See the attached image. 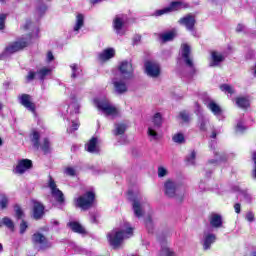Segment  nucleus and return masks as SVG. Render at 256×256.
Returning <instances> with one entry per match:
<instances>
[{"label": "nucleus", "instance_id": "obj_1", "mask_svg": "<svg viewBox=\"0 0 256 256\" xmlns=\"http://www.w3.org/2000/svg\"><path fill=\"white\" fill-rule=\"evenodd\" d=\"M25 31H31L25 38H21L20 40L8 45L2 55L3 57H7V55H11L13 53H17V51H21V49H25L29 43H31V39H36L39 37V27L33 25V22L27 21L24 25Z\"/></svg>", "mask_w": 256, "mask_h": 256}, {"label": "nucleus", "instance_id": "obj_2", "mask_svg": "<svg viewBox=\"0 0 256 256\" xmlns=\"http://www.w3.org/2000/svg\"><path fill=\"white\" fill-rule=\"evenodd\" d=\"M108 241L111 247L117 249L123 243L124 239H129V237H133V228L129 222H123L120 227V230H112L107 235Z\"/></svg>", "mask_w": 256, "mask_h": 256}, {"label": "nucleus", "instance_id": "obj_3", "mask_svg": "<svg viewBox=\"0 0 256 256\" xmlns=\"http://www.w3.org/2000/svg\"><path fill=\"white\" fill-rule=\"evenodd\" d=\"M128 199L129 201H132V209L135 217L141 219V217L145 215V209H149V202H147V198L141 193L128 191Z\"/></svg>", "mask_w": 256, "mask_h": 256}, {"label": "nucleus", "instance_id": "obj_4", "mask_svg": "<svg viewBox=\"0 0 256 256\" xmlns=\"http://www.w3.org/2000/svg\"><path fill=\"white\" fill-rule=\"evenodd\" d=\"M93 103L102 113V115H105V117H112V119H115V117H119V108L115 107L109 99L102 97V98H94Z\"/></svg>", "mask_w": 256, "mask_h": 256}, {"label": "nucleus", "instance_id": "obj_5", "mask_svg": "<svg viewBox=\"0 0 256 256\" xmlns=\"http://www.w3.org/2000/svg\"><path fill=\"white\" fill-rule=\"evenodd\" d=\"M161 125H163V117L161 116V113L154 114L147 130V135L150 141H159V139H161V134H159Z\"/></svg>", "mask_w": 256, "mask_h": 256}, {"label": "nucleus", "instance_id": "obj_6", "mask_svg": "<svg viewBox=\"0 0 256 256\" xmlns=\"http://www.w3.org/2000/svg\"><path fill=\"white\" fill-rule=\"evenodd\" d=\"M41 132L39 130H32L30 133V141L34 149H41L43 153H51V142L48 138H44L42 144L40 142Z\"/></svg>", "mask_w": 256, "mask_h": 256}, {"label": "nucleus", "instance_id": "obj_7", "mask_svg": "<svg viewBox=\"0 0 256 256\" xmlns=\"http://www.w3.org/2000/svg\"><path fill=\"white\" fill-rule=\"evenodd\" d=\"M93 203H95V193L91 191L75 198L76 207H79L83 211L91 209V207H93Z\"/></svg>", "mask_w": 256, "mask_h": 256}, {"label": "nucleus", "instance_id": "obj_8", "mask_svg": "<svg viewBox=\"0 0 256 256\" xmlns=\"http://www.w3.org/2000/svg\"><path fill=\"white\" fill-rule=\"evenodd\" d=\"M32 244L38 251H43L51 247V243L49 240H47V237L39 232L32 235Z\"/></svg>", "mask_w": 256, "mask_h": 256}, {"label": "nucleus", "instance_id": "obj_9", "mask_svg": "<svg viewBox=\"0 0 256 256\" xmlns=\"http://www.w3.org/2000/svg\"><path fill=\"white\" fill-rule=\"evenodd\" d=\"M164 190L167 197H176L177 199H179V201L183 199V194H179L181 193V188L176 182H173L171 180L166 181L164 184Z\"/></svg>", "mask_w": 256, "mask_h": 256}, {"label": "nucleus", "instance_id": "obj_10", "mask_svg": "<svg viewBox=\"0 0 256 256\" xmlns=\"http://www.w3.org/2000/svg\"><path fill=\"white\" fill-rule=\"evenodd\" d=\"M144 67L148 77L157 79L161 75V65L157 61L148 60L145 62Z\"/></svg>", "mask_w": 256, "mask_h": 256}, {"label": "nucleus", "instance_id": "obj_11", "mask_svg": "<svg viewBox=\"0 0 256 256\" xmlns=\"http://www.w3.org/2000/svg\"><path fill=\"white\" fill-rule=\"evenodd\" d=\"M30 169H33V161L29 159H20L17 161L13 173H15V175H25Z\"/></svg>", "mask_w": 256, "mask_h": 256}, {"label": "nucleus", "instance_id": "obj_12", "mask_svg": "<svg viewBox=\"0 0 256 256\" xmlns=\"http://www.w3.org/2000/svg\"><path fill=\"white\" fill-rule=\"evenodd\" d=\"M216 241L217 236L213 232H211V230H204L201 239V245L204 251H209V249H211V245H213V243H215Z\"/></svg>", "mask_w": 256, "mask_h": 256}, {"label": "nucleus", "instance_id": "obj_13", "mask_svg": "<svg viewBox=\"0 0 256 256\" xmlns=\"http://www.w3.org/2000/svg\"><path fill=\"white\" fill-rule=\"evenodd\" d=\"M48 187L51 190L52 197L57 201V203H65V196L63 195V192L57 188V184L51 176L49 177Z\"/></svg>", "mask_w": 256, "mask_h": 256}, {"label": "nucleus", "instance_id": "obj_14", "mask_svg": "<svg viewBox=\"0 0 256 256\" xmlns=\"http://www.w3.org/2000/svg\"><path fill=\"white\" fill-rule=\"evenodd\" d=\"M187 4L181 1H175L170 3V5L166 8L157 10L155 12L156 17H161V15H165L167 13H171L172 11H179V9H186Z\"/></svg>", "mask_w": 256, "mask_h": 256}, {"label": "nucleus", "instance_id": "obj_15", "mask_svg": "<svg viewBox=\"0 0 256 256\" xmlns=\"http://www.w3.org/2000/svg\"><path fill=\"white\" fill-rule=\"evenodd\" d=\"M125 23H127V15H117L113 20V28L117 35H125Z\"/></svg>", "mask_w": 256, "mask_h": 256}, {"label": "nucleus", "instance_id": "obj_16", "mask_svg": "<svg viewBox=\"0 0 256 256\" xmlns=\"http://www.w3.org/2000/svg\"><path fill=\"white\" fill-rule=\"evenodd\" d=\"M118 69L120 71V77L124 79H131V77H133V63H131V61H122Z\"/></svg>", "mask_w": 256, "mask_h": 256}, {"label": "nucleus", "instance_id": "obj_17", "mask_svg": "<svg viewBox=\"0 0 256 256\" xmlns=\"http://www.w3.org/2000/svg\"><path fill=\"white\" fill-rule=\"evenodd\" d=\"M125 81H127V78H124L123 76H116L112 79L114 91L119 95L126 93L127 91V84Z\"/></svg>", "mask_w": 256, "mask_h": 256}, {"label": "nucleus", "instance_id": "obj_18", "mask_svg": "<svg viewBox=\"0 0 256 256\" xmlns=\"http://www.w3.org/2000/svg\"><path fill=\"white\" fill-rule=\"evenodd\" d=\"M180 55L184 63H186L187 67H190V69H194L193 58L191 57V46H189L188 44H182Z\"/></svg>", "mask_w": 256, "mask_h": 256}, {"label": "nucleus", "instance_id": "obj_19", "mask_svg": "<svg viewBox=\"0 0 256 256\" xmlns=\"http://www.w3.org/2000/svg\"><path fill=\"white\" fill-rule=\"evenodd\" d=\"M179 23L180 25H183V27H185L187 31H190L192 35H195V23H196L195 16L188 14L183 18H181L179 20Z\"/></svg>", "mask_w": 256, "mask_h": 256}, {"label": "nucleus", "instance_id": "obj_20", "mask_svg": "<svg viewBox=\"0 0 256 256\" xmlns=\"http://www.w3.org/2000/svg\"><path fill=\"white\" fill-rule=\"evenodd\" d=\"M79 113V106H75V112H70L67 121H71V125L67 128L68 133H73L79 129V120L77 119V114Z\"/></svg>", "mask_w": 256, "mask_h": 256}, {"label": "nucleus", "instance_id": "obj_21", "mask_svg": "<svg viewBox=\"0 0 256 256\" xmlns=\"http://www.w3.org/2000/svg\"><path fill=\"white\" fill-rule=\"evenodd\" d=\"M116 53L115 48L109 47L98 54V59L103 63H107V61H111V59L115 58Z\"/></svg>", "mask_w": 256, "mask_h": 256}, {"label": "nucleus", "instance_id": "obj_22", "mask_svg": "<svg viewBox=\"0 0 256 256\" xmlns=\"http://www.w3.org/2000/svg\"><path fill=\"white\" fill-rule=\"evenodd\" d=\"M225 61V55L221 52L212 51L209 61L210 67H219Z\"/></svg>", "mask_w": 256, "mask_h": 256}, {"label": "nucleus", "instance_id": "obj_23", "mask_svg": "<svg viewBox=\"0 0 256 256\" xmlns=\"http://www.w3.org/2000/svg\"><path fill=\"white\" fill-rule=\"evenodd\" d=\"M19 102L25 109L30 111L31 113H35V103L31 100V96L28 94H22L19 96Z\"/></svg>", "mask_w": 256, "mask_h": 256}, {"label": "nucleus", "instance_id": "obj_24", "mask_svg": "<svg viewBox=\"0 0 256 256\" xmlns=\"http://www.w3.org/2000/svg\"><path fill=\"white\" fill-rule=\"evenodd\" d=\"M205 105L207 109H209V111H211V113H213V115H215V117H217L218 119L223 114V110L221 109V106H219V104H217L215 101L211 99L206 100Z\"/></svg>", "mask_w": 256, "mask_h": 256}, {"label": "nucleus", "instance_id": "obj_25", "mask_svg": "<svg viewBox=\"0 0 256 256\" xmlns=\"http://www.w3.org/2000/svg\"><path fill=\"white\" fill-rule=\"evenodd\" d=\"M215 145H216V142L211 141L210 148L215 150ZM214 156L216 157V159L209 160L208 165H218V163H221V161H225L227 159V156H225V154H221L217 150L214 151Z\"/></svg>", "mask_w": 256, "mask_h": 256}, {"label": "nucleus", "instance_id": "obj_26", "mask_svg": "<svg viewBox=\"0 0 256 256\" xmlns=\"http://www.w3.org/2000/svg\"><path fill=\"white\" fill-rule=\"evenodd\" d=\"M83 27H85V16H83V14H77L73 26V33L79 35V31L83 29Z\"/></svg>", "mask_w": 256, "mask_h": 256}, {"label": "nucleus", "instance_id": "obj_27", "mask_svg": "<svg viewBox=\"0 0 256 256\" xmlns=\"http://www.w3.org/2000/svg\"><path fill=\"white\" fill-rule=\"evenodd\" d=\"M52 73H53L52 67H42L36 72V77L40 81H45L47 77H51Z\"/></svg>", "mask_w": 256, "mask_h": 256}, {"label": "nucleus", "instance_id": "obj_28", "mask_svg": "<svg viewBox=\"0 0 256 256\" xmlns=\"http://www.w3.org/2000/svg\"><path fill=\"white\" fill-rule=\"evenodd\" d=\"M45 213V206L41 202H34L33 217L34 219H41Z\"/></svg>", "mask_w": 256, "mask_h": 256}, {"label": "nucleus", "instance_id": "obj_29", "mask_svg": "<svg viewBox=\"0 0 256 256\" xmlns=\"http://www.w3.org/2000/svg\"><path fill=\"white\" fill-rule=\"evenodd\" d=\"M99 143V140L95 137L89 140V142L85 145L86 151L88 153H99V146L97 145Z\"/></svg>", "mask_w": 256, "mask_h": 256}, {"label": "nucleus", "instance_id": "obj_30", "mask_svg": "<svg viewBox=\"0 0 256 256\" xmlns=\"http://www.w3.org/2000/svg\"><path fill=\"white\" fill-rule=\"evenodd\" d=\"M210 225L215 229H219V227L223 226V218L219 214H211L210 216Z\"/></svg>", "mask_w": 256, "mask_h": 256}, {"label": "nucleus", "instance_id": "obj_31", "mask_svg": "<svg viewBox=\"0 0 256 256\" xmlns=\"http://www.w3.org/2000/svg\"><path fill=\"white\" fill-rule=\"evenodd\" d=\"M68 226L70 227V229H72V231H74V233H79L80 235H85V233H87L85 228L77 222H70L68 223Z\"/></svg>", "mask_w": 256, "mask_h": 256}, {"label": "nucleus", "instance_id": "obj_32", "mask_svg": "<svg viewBox=\"0 0 256 256\" xmlns=\"http://www.w3.org/2000/svg\"><path fill=\"white\" fill-rule=\"evenodd\" d=\"M236 105L240 107V109H247V107L251 105V102L248 97L241 96L236 98Z\"/></svg>", "mask_w": 256, "mask_h": 256}, {"label": "nucleus", "instance_id": "obj_33", "mask_svg": "<svg viewBox=\"0 0 256 256\" xmlns=\"http://www.w3.org/2000/svg\"><path fill=\"white\" fill-rule=\"evenodd\" d=\"M175 37H177V30H175V29L160 35V39L164 43H167V41H173V39H175Z\"/></svg>", "mask_w": 256, "mask_h": 256}, {"label": "nucleus", "instance_id": "obj_34", "mask_svg": "<svg viewBox=\"0 0 256 256\" xmlns=\"http://www.w3.org/2000/svg\"><path fill=\"white\" fill-rule=\"evenodd\" d=\"M70 69L72 71V79H75L76 77H79V75H81V66H79L78 64H71Z\"/></svg>", "mask_w": 256, "mask_h": 256}, {"label": "nucleus", "instance_id": "obj_35", "mask_svg": "<svg viewBox=\"0 0 256 256\" xmlns=\"http://www.w3.org/2000/svg\"><path fill=\"white\" fill-rule=\"evenodd\" d=\"M1 225H5V227H7V229H10V231H14L15 229V223H13V220H11V218L9 217H4L2 219V222H0Z\"/></svg>", "mask_w": 256, "mask_h": 256}, {"label": "nucleus", "instance_id": "obj_36", "mask_svg": "<svg viewBox=\"0 0 256 256\" xmlns=\"http://www.w3.org/2000/svg\"><path fill=\"white\" fill-rule=\"evenodd\" d=\"M127 129V126L123 123L115 124V129L113 131L114 135H123Z\"/></svg>", "mask_w": 256, "mask_h": 256}, {"label": "nucleus", "instance_id": "obj_37", "mask_svg": "<svg viewBox=\"0 0 256 256\" xmlns=\"http://www.w3.org/2000/svg\"><path fill=\"white\" fill-rule=\"evenodd\" d=\"M9 205V198L5 194L0 195V209H7Z\"/></svg>", "mask_w": 256, "mask_h": 256}, {"label": "nucleus", "instance_id": "obj_38", "mask_svg": "<svg viewBox=\"0 0 256 256\" xmlns=\"http://www.w3.org/2000/svg\"><path fill=\"white\" fill-rule=\"evenodd\" d=\"M172 141L178 144L185 143V136L183 135V133L174 134V136L172 137Z\"/></svg>", "mask_w": 256, "mask_h": 256}, {"label": "nucleus", "instance_id": "obj_39", "mask_svg": "<svg viewBox=\"0 0 256 256\" xmlns=\"http://www.w3.org/2000/svg\"><path fill=\"white\" fill-rule=\"evenodd\" d=\"M65 175H68V177H75L77 175V169L75 167H66L64 170Z\"/></svg>", "mask_w": 256, "mask_h": 256}, {"label": "nucleus", "instance_id": "obj_40", "mask_svg": "<svg viewBox=\"0 0 256 256\" xmlns=\"http://www.w3.org/2000/svg\"><path fill=\"white\" fill-rule=\"evenodd\" d=\"M220 89L223 93H227L228 95H233V93H235V90L228 84L221 85Z\"/></svg>", "mask_w": 256, "mask_h": 256}, {"label": "nucleus", "instance_id": "obj_41", "mask_svg": "<svg viewBox=\"0 0 256 256\" xmlns=\"http://www.w3.org/2000/svg\"><path fill=\"white\" fill-rule=\"evenodd\" d=\"M247 127H245V122L243 120H238L236 124V133H243Z\"/></svg>", "mask_w": 256, "mask_h": 256}, {"label": "nucleus", "instance_id": "obj_42", "mask_svg": "<svg viewBox=\"0 0 256 256\" xmlns=\"http://www.w3.org/2000/svg\"><path fill=\"white\" fill-rule=\"evenodd\" d=\"M208 124H209V120L205 119L204 117L200 118V120H199L200 131H207Z\"/></svg>", "mask_w": 256, "mask_h": 256}, {"label": "nucleus", "instance_id": "obj_43", "mask_svg": "<svg viewBox=\"0 0 256 256\" xmlns=\"http://www.w3.org/2000/svg\"><path fill=\"white\" fill-rule=\"evenodd\" d=\"M169 175V170L165 166L158 167V177H167Z\"/></svg>", "mask_w": 256, "mask_h": 256}, {"label": "nucleus", "instance_id": "obj_44", "mask_svg": "<svg viewBox=\"0 0 256 256\" xmlns=\"http://www.w3.org/2000/svg\"><path fill=\"white\" fill-rule=\"evenodd\" d=\"M195 157H197V153L192 151L186 158L188 165H195Z\"/></svg>", "mask_w": 256, "mask_h": 256}, {"label": "nucleus", "instance_id": "obj_45", "mask_svg": "<svg viewBox=\"0 0 256 256\" xmlns=\"http://www.w3.org/2000/svg\"><path fill=\"white\" fill-rule=\"evenodd\" d=\"M234 191H236L237 193H239V195H242V197H244V199H251V196L249 194H247V192L245 190H241V188H239L238 186H236L234 188Z\"/></svg>", "mask_w": 256, "mask_h": 256}, {"label": "nucleus", "instance_id": "obj_46", "mask_svg": "<svg viewBox=\"0 0 256 256\" xmlns=\"http://www.w3.org/2000/svg\"><path fill=\"white\" fill-rule=\"evenodd\" d=\"M162 256H175V253L169 249V247H163L161 250Z\"/></svg>", "mask_w": 256, "mask_h": 256}, {"label": "nucleus", "instance_id": "obj_47", "mask_svg": "<svg viewBox=\"0 0 256 256\" xmlns=\"http://www.w3.org/2000/svg\"><path fill=\"white\" fill-rule=\"evenodd\" d=\"M14 211H15V213H16L17 219H23V210L21 209L20 206L16 205V206L14 207Z\"/></svg>", "mask_w": 256, "mask_h": 256}, {"label": "nucleus", "instance_id": "obj_48", "mask_svg": "<svg viewBox=\"0 0 256 256\" xmlns=\"http://www.w3.org/2000/svg\"><path fill=\"white\" fill-rule=\"evenodd\" d=\"M45 61H46V63H53V61H55V56L53 55V52H51V51H48L47 53H46V58H45Z\"/></svg>", "mask_w": 256, "mask_h": 256}, {"label": "nucleus", "instance_id": "obj_49", "mask_svg": "<svg viewBox=\"0 0 256 256\" xmlns=\"http://www.w3.org/2000/svg\"><path fill=\"white\" fill-rule=\"evenodd\" d=\"M29 227V224H27V222H25V220H22V222L20 223V235H24L25 231H27Z\"/></svg>", "mask_w": 256, "mask_h": 256}, {"label": "nucleus", "instance_id": "obj_50", "mask_svg": "<svg viewBox=\"0 0 256 256\" xmlns=\"http://www.w3.org/2000/svg\"><path fill=\"white\" fill-rule=\"evenodd\" d=\"M5 19H7V15L1 14L0 15V31H3V29H5Z\"/></svg>", "mask_w": 256, "mask_h": 256}, {"label": "nucleus", "instance_id": "obj_51", "mask_svg": "<svg viewBox=\"0 0 256 256\" xmlns=\"http://www.w3.org/2000/svg\"><path fill=\"white\" fill-rule=\"evenodd\" d=\"M145 225H146L148 231L151 232V229H153V220L151 218H146Z\"/></svg>", "mask_w": 256, "mask_h": 256}, {"label": "nucleus", "instance_id": "obj_52", "mask_svg": "<svg viewBox=\"0 0 256 256\" xmlns=\"http://www.w3.org/2000/svg\"><path fill=\"white\" fill-rule=\"evenodd\" d=\"M35 77H37V72L35 73L33 71H30L26 76V81L31 82L33 81V79H35Z\"/></svg>", "mask_w": 256, "mask_h": 256}, {"label": "nucleus", "instance_id": "obj_53", "mask_svg": "<svg viewBox=\"0 0 256 256\" xmlns=\"http://www.w3.org/2000/svg\"><path fill=\"white\" fill-rule=\"evenodd\" d=\"M180 118L182 119V121H184L185 123L189 122V113L183 111L180 112Z\"/></svg>", "mask_w": 256, "mask_h": 256}, {"label": "nucleus", "instance_id": "obj_54", "mask_svg": "<svg viewBox=\"0 0 256 256\" xmlns=\"http://www.w3.org/2000/svg\"><path fill=\"white\" fill-rule=\"evenodd\" d=\"M253 161H254V170L252 172V176L256 179V152L253 153Z\"/></svg>", "mask_w": 256, "mask_h": 256}, {"label": "nucleus", "instance_id": "obj_55", "mask_svg": "<svg viewBox=\"0 0 256 256\" xmlns=\"http://www.w3.org/2000/svg\"><path fill=\"white\" fill-rule=\"evenodd\" d=\"M246 219H247V221L252 223V221L255 220V216L253 215V213L249 212V213L246 214Z\"/></svg>", "mask_w": 256, "mask_h": 256}, {"label": "nucleus", "instance_id": "obj_56", "mask_svg": "<svg viewBox=\"0 0 256 256\" xmlns=\"http://www.w3.org/2000/svg\"><path fill=\"white\" fill-rule=\"evenodd\" d=\"M234 210H235V213H241V204L236 203L234 205Z\"/></svg>", "mask_w": 256, "mask_h": 256}, {"label": "nucleus", "instance_id": "obj_57", "mask_svg": "<svg viewBox=\"0 0 256 256\" xmlns=\"http://www.w3.org/2000/svg\"><path fill=\"white\" fill-rule=\"evenodd\" d=\"M243 29H245V26L243 24H238L236 27L237 33H241V31H243Z\"/></svg>", "mask_w": 256, "mask_h": 256}, {"label": "nucleus", "instance_id": "obj_58", "mask_svg": "<svg viewBox=\"0 0 256 256\" xmlns=\"http://www.w3.org/2000/svg\"><path fill=\"white\" fill-rule=\"evenodd\" d=\"M72 247H73V249H74V251H75L76 253H81V247H79V246H77V245H75V244H72Z\"/></svg>", "mask_w": 256, "mask_h": 256}, {"label": "nucleus", "instance_id": "obj_59", "mask_svg": "<svg viewBox=\"0 0 256 256\" xmlns=\"http://www.w3.org/2000/svg\"><path fill=\"white\" fill-rule=\"evenodd\" d=\"M90 221H91V223H97V216L96 215H91L90 216Z\"/></svg>", "mask_w": 256, "mask_h": 256}, {"label": "nucleus", "instance_id": "obj_60", "mask_svg": "<svg viewBox=\"0 0 256 256\" xmlns=\"http://www.w3.org/2000/svg\"><path fill=\"white\" fill-rule=\"evenodd\" d=\"M139 41H141V36L137 35L134 37V43H139Z\"/></svg>", "mask_w": 256, "mask_h": 256}, {"label": "nucleus", "instance_id": "obj_61", "mask_svg": "<svg viewBox=\"0 0 256 256\" xmlns=\"http://www.w3.org/2000/svg\"><path fill=\"white\" fill-rule=\"evenodd\" d=\"M103 0H90L91 3H93V5H95L96 3H101Z\"/></svg>", "mask_w": 256, "mask_h": 256}, {"label": "nucleus", "instance_id": "obj_62", "mask_svg": "<svg viewBox=\"0 0 256 256\" xmlns=\"http://www.w3.org/2000/svg\"><path fill=\"white\" fill-rule=\"evenodd\" d=\"M210 137L211 139H215V137H217V132L213 131Z\"/></svg>", "mask_w": 256, "mask_h": 256}, {"label": "nucleus", "instance_id": "obj_63", "mask_svg": "<svg viewBox=\"0 0 256 256\" xmlns=\"http://www.w3.org/2000/svg\"><path fill=\"white\" fill-rule=\"evenodd\" d=\"M39 11H47V6H42L41 8H39Z\"/></svg>", "mask_w": 256, "mask_h": 256}, {"label": "nucleus", "instance_id": "obj_64", "mask_svg": "<svg viewBox=\"0 0 256 256\" xmlns=\"http://www.w3.org/2000/svg\"><path fill=\"white\" fill-rule=\"evenodd\" d=\"M52 223H53V225H59V221H57V220H53Z\"/></svg>", "mask_w": 256, "mask_h": 256}]
</instances>
